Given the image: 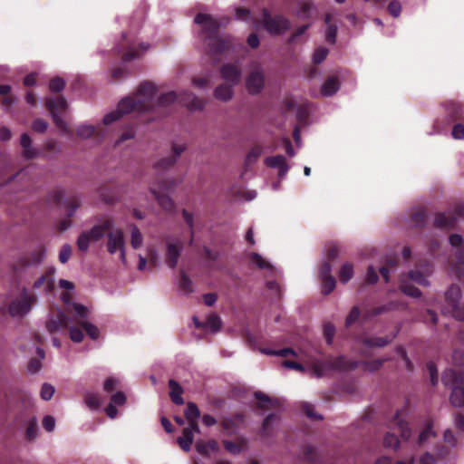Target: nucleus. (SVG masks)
Instances as JSON below:
<instances>
[{"mask_svg": "<svg viewBox=\"0 0 464 464\" xmlns=\"http://www.w3.org/2000/svg\"><path fill=\"white\" fill-rule=\"evenodd\" d=\"M340 88V82L336 76H330L321 87V93L325 97L334 95Z\"/></svg>", "mask_w": 464, "mask_h": 464, "instance_id": "21", "label": "nucleus"}, {"mask_svg": "<svg viewBox=\"0 0 464 464\" xmlns=\"http://www.w3.org/2000/svg\"><path fill=\"white\" fill-rule=\"evenodd\" d=\"M461 290L459 286L452 285L449 288L446 293V299L450 306L447 312L458 320H464V306L459 304Z\"/></svg>", "mask_w": 464, "mask_h": 464, "instance_id": "11", "label": "nucleus"}, {"mask_svg": "<svg viewBox=\"0 0 464 464\" xmlns=\"http://www.w3.org/2000/svg\"><path fill=\"white\" fill-rule=\"evenodd\" d=\"M359 315H360V311L357 307H353L350 314H348V316L346 317V325L347 326H350L352 325L353 323H355L358 318H359Z\"/></svg>", "mask_w": 464, "mask_h": 464, "instance_id": "61", "label": "nucleus"}, {"mask_svg": "<svg viewBox=\"0 0 464 464\" xmlns=\"http://www.w3.org/2000/svg\"><path fill=\"white\" fill-rule=\"evenodd\" d=\"M195 23L202 25L201 37L205 49L210 53H221L227 47V43L218 34V24L209 15L198 14L195 17Z\"/></svg>", "mask_w": 464, "mask_h": 464, "instance_id": "2", "label": "nucleus"}, {"mask_svg": "<svg viewBox=\"0 0 464 464\" xmlns=\"http://www.w3.org/2000/svg\"><path fill=\"white\" fill-rule=\"evenodd\" d=\"M147 252H148L147 259L149 261V266H150V267H153L158 263V253H157L156 249L153 247H149L147 249Z\"/></svg>", "mask_w": 464, "mask_h": 464, "instance_id": "55", "label": "nucleus"}, {"mask_svg": "<svg viewBox=\"0 0 464 464\" xmlns=\"http://www.w3.org/2000/svg\"><path fill=\"white\" fill-rule=\"evenodd\" d=\"M35 301V296L29 294V292L24 288L20 291L17 296H15L9 304V313L12 316L22 317L29 313L33 303Z\"/></svg>", "mask_w": 464, "mask_h": 464, "instance_id": "7", "label": "nucleus"}, {"mask_svg": "<svg viewBox=\"0 0 464 464\" xmlns=\"http://www.w3.org/2000/svg\"><path fill=\"white\" fill-rule=\"evenodd\" d=\"M266 166L274 169H279V176L283 178L288 171L285 158L282 155L268 157L265 160Z\"/></svg>", "mask_w": 464, "mask_h": 464, "instance_id": "18", "label": "nucleus"}, {"mask_svg": "<svg viewBox=\"0 0 464 464\" xmlns=\"http://www.w3.org/2000/svg\"><path fill=\"white\" fill-rule=\"evenodd\" d=\"M255 396L259 401L258 406L260 408H268L273 405L272 400L268 398L266 394L262 392H256Z\"/></svg>", "mask_w": 464, "mask_h": 464, "instance_id": "52", "label": "nucleus"}, {"mask_svg": "<svg viewBox=\"0 0 464 464\" xmlns=\"http://www.w3.org/2000/svg\"><path fill=\"white\" fill-rule=\"evenodd\" d=\"M81 325L84 328L87 334L93 340H96L100 336V330L96 325L87 322V321H82Z\"/></svg>", "mask_w": 464, "mask_h": 464, "instance_id": "37", "label": "nucleus"}, {"mask_svg": "<svg viewBox=\"0 0 464 464\" xmlns=\"http://www.w3.org/2000/svg\"><path fill=\"white\" fill-rule=\"evenodd\" d=\"M391 358H389V357H385L382 359H377V360H373L372 362H365L363 364V369L368 372H375L382 366L383 362H385L386 361H388Z\"/></svg>", "mask_w": 464, "mask_h": 464, "instance_id": "40", "label": "nucleus"}, {"mask_svg": "<svg viewBox=\"0 0 464 464\" xmlns=\"http://www.w3.org/2000/svg\"><path fill=\"white\" fill-rule=\"evenodd\" d=\"M130 245L134 249H139L143 245V237L136 226L131 228Z\"/></svg>", "mask_w": 464, "mask_h": 464, "instance_id": "31", "label": "nucleus"}, {"mask_svg": "<svg viewBox=\"0 0 464 464\" xmlns=\"http://www.w3.org/2000/svg\"><path fill=\"white\" fill-rule=\"evenodd\" d=\"M342 249L337 245H332L327 250V256L329 260H334L340 256Z\"/></svg>", "mask_w": 464, "mask_h": 464, "instance_id": "62", "label": "nucleus"}, {"mask_svg": "<svg viewBox=\"0 0 464 464\" xmlns=\"http://www.w3.org/2000/svg\"><path fill=\"white\" fill-rule=\"evenodd\" d=\"M198 424H193L184 429L183 435L178 439V443L185 451H189L194 440V433H199Z\"/></svg>", "mask_w": 464, "mask_h": 464, "instance_id": "16", "label": "nucleus"}, {"mask_svg": "<svg viewBox=\"0 0 464 464\" xmlns=\"http://www.w3.org/2000/svg\"><path fill=\"white\" fill-rule=\"evenodd\" d=\"M331 19L332 15L328 14L325 16V24H327L326 40L331 44H334L336 41L337 28L334 24H331Z\"/></svg>", "mask_w": 464, "mask_h": 464, "instance_id": "32", "label": "nucleus"}, {"mask_svg": "<svg viewBox=\"0 0 464 464\" xmlns=\"http://www.w3.org/2000/svg\"><path fill=\"white\" fill-rule=\"evenodd\" d=\"M155 92L156 88L152 83L144 82L140 84L134 96L122 99L119 102L116 111L107 113L103 117V123L109 125L120 119L123 114L135 110H144L147 107V103H149L155 95Z\"/></svg>", "mask_w": 464, "mask_h": 464, "instance_id": "1", "label": "nucleus"}, {"mask_svg": "<svg viewBox=\"0 0 464 464\" xmlns=\"http://www.w3.org/2000/svg\"><path fill=\"white\" fill-rule=\"evenodd\" d=\"M234 87L228 83H221L214 90V96L217 100L222 102H228L234 96Z\"/></svg>", "mask_w": 464, "mask_h": 464, "instance_id": "20", "label": "nucleus"}, {"mask_svg": "<svg viewBox=\"0 0 464 464\" xmlns=\"http://www.w3.org/2000/svg\"><path fill=\"white\" fill-rule=\"evenodd\" d=\"M72 256V246L69 244H64L60 249L59 252V261L62 264H65L68 262Z\"/></svg>", "mask_w": 464, "mask_h": 464, "instance_id": "44", "label": "nucleus"}, {"mask_svg": "<svg viewBox=\"0 0 464 464\" xmlns=\"http://www.w3.org/2000/svg\"><path fill=\"white\" fill-rule=\"evenodd\" d=\"M43 427L48 431V432H51L54 430V427H55V420L53 417L52 416H45L44 419H43Z\"/></svg>", "mask_w": 464, "mask_h": 464, "instance_id": "60", "label": "nucleus"}, {"mask_svg": "<svg viewBox=\"0 0 464 464\" xmlns=\"http://www.w3.org/2000/svg\"><path fill=\"white\" fill-rule=\"evenodd\" d=\"M431 273V270L429 267L425 268V272H420L419 269L411 270L408 273L407 276L401 277V290L407 295L411 297H419L420 296V292L418 288L412 286L409 284V281H412L421 285H428L429 282L427 280L428 275Z\"/></svg>", "mask_w": 464, "mask_h": 464, "instance_id": "6", "label": "nucleus"}, {"mask_svg": "<svg viewBox=\"0 0 464 464\" xmlns=\"http://www.w3.org/2000/svg\"><path fill=\"white\" fill-rule=\"evenodd\" d=\"M354 270L353 264L345 262L339 270V279L343 284H346L353 276Z\"/></svg>", "mask_w": 464, "mask_h": 464, "instance_id": "28", "label": "nucleus"}, {"mask_svg": "<svg viewBox=\"0 0 464 464\" xmlns=\"http://www.w3.org/2000/svg\"><path fill=\"white\" fill-rule=\"evenodd\" d=\"M246 89L250 95L259 94L266 86L265 69L258 63L250 64L246 76Z\"/></svg>", "mask_w": 464, "mask_h": 464, "instance_id": "5", "label": "nucleus"}, {"mask_svg": "<svg viewBox=\"0 0 464 464\" xmlns=\"http://www.w3.org/2000/svg\"><path fill=\"white\" fill-rule=\"evenodd\" d=\"M435 436V433L432 430V427L430 424H429L420 434L419 436V443L423 444L426 441H428L430 438H433Z\"/></svg>", "mask_w": 464, "mask_h": 464, "instance_id": "47", "label": "nucleus"}, {"mask_svg": "<svg viewBox=\"0 0 464 464\" xmlns=\"http://www.w3.org/2000/svg\"><path fill=\"white\" fill-rule=\"evenodd\" d=\"M54 268L49 269L45 275L41 276L34 283V287L39 288L43 285H46L47 291H51L54 285Z\"/></svg>", "mask_w": 464, "mask_h": 464, "instance_id": "22", "label": "nucleus"}, {"mask_svg": "<svg viewBox=\"0 0 464 464\" xmlns=\"http://www.w3.org/2000/svg\"><path fill=\"white\" fill-rule=\"evenodd\" d=\"M95 131V128L92 125L82 124L77 127L76 133L81 139L91 138Z\"/></svg>", "mask_w": 464, "mask_h": 464, "instance_id": "36", "label": "nucleus"}, {"mask_svg": "<svg viewBox=\"0 0 464 464\" xmlns=\"http://www.w3.org/2000/svg\"><path fill=\"white\" fill-rule=\"evenodd\" d=\"M33 130L37 131V132H40V133H43L44 132L47 128H48V123L42 120V119H37L35 120L34 122H33Z\"/></svg>", "mask_w": 464, "mask_h": 464, "instance_id": "57", "label": "nucleus"}, {"mask_svg": "<svg viewBox=\"0 0 464 464\" xmlns=\"http://www.w3.org/2000/svg\"><path fill=\"white\" fill-rule=\"evenodd\" d=\"M113 228V219L106 218L102 219L98 225L92 227L87 231L89 237L93 242L100 240L105 234Z\"/></svg>", "mask_w": 464, "mask_h": 464, "instance_id": "15", "label": "nucleus"}, {"mask_svg": "<svg viewBox=\"0 0 464 464\" xmlns=\"http://www.w3.org/2000/svg\"><path fill=\"white\" fill-rule=\"evenodd\" d=\"M196 449L199 453L208 455L218 450V444L215 440H209L208 442L198 441Z\"/></svg>", "mask_w": 464, "mask_h": 464, "instance_id": "30", "label": "nucleus"}, {"mask_svg": "<svg viewBox=\"0 0 464 464\" xmlns=\"http://www.w3.org/2000/svg\"><path fill=\"white\" fill-rule=\"evenodd\" d=\"M20 144L23 148V154L25 158L34 159L38 155L37 150L32 147V140L26 133L22 134Z\"/></svg>", "mask_w": 464, "mask_h": 464, "instance_id": "23", "label": "nucleus"}, {"mask_svg": "<svg viewBox=\"0 0 464 464\" xmlns=\"http://www.w3.org/2000/svg\"><path fill=\"white\" fill-rule=\"evenodd\" d=\"M235 18L239 21L249 22L252 21L251 11L246 7L235 8ZM255 20H253L254 22Z\"/></svg>", "mask_w": 464, "mask_h": 464, "instance_id": "38", "label": "nucleus"}, {"mask_svg": "<svg viewBox=\"0 0 464 464\" xmlns=\"http://www.w3.org/2000/svg\"><path fill=\"white\" fill-rule=\"evenodd\" d=\"M200 416V411L198 406L193 402H188L185 411V417L188 421V426L198 424L197 420Z\"/></svg>", "mask_w": 464, "mask_h": 464, "instance_id": "26", "label": "nucleus"}, {"mask_svg": "<svg viewBox=\"0 0 464 464\" xmlns=\"http://www.w3.org/2000/svg\"><path fill=\"white\" fill-rule=\"evenodd\" d=\"M70 338L74 343H81L83 340V333L75 326L69 328Z\"/></svg>", "mask_w": 464, "mask_h": 464, "instance_id": "50", "label": "nucleus"}, {"mask_svg": "<svg viewBox=\"0 0 464 464\" xmlns=\"http://www.w3.org/2000/svg\"><path fill=\"white\" fill-rule=\"evenodd\" d=\"M452 137L456 140L464 139V126L462 124H456L452 130Z\"/></svg>", "mask_w": 464, "mask_h": 464, "instance_id": "64", "label": "nucleus"}, {"mask_svg": "<svg viewBox=\"0 0 464 464\" xmlns=\"http://www.w3.org/2000/svg\"><path fill=\"white\" fill-rule=\"evenodd\" d=\"M72 307L76 314L81 318H85L88 316L90 311L86 306L78 303H74Z\"/></svg>", "mask_w": 464, "mask_h": 464, "instance_id": "56", "label": "nucleus"}, {"mask_svg": "<svg viewBox=\"0 0 464 464\" xmlns=\"http://www.w3.org/2000/svg\"><path fill=\"white\" fill-rule=\"evenodd\" d=\"M388 10L392 16L398 17L401 11V4L397 1L391 2Z\"/></svg>", "mask_w": 464, "mask_h": 464, "instance_id": "63", "label": "nucleus"}, {"mask_svg": "<svg viewBox=\"0 0 464 464\" xmlns=\"http://www.w3.org/2000/svg\"><path fill=\"white\" fill-rule=\"evenodd\" d=\"M55 392V389L53 385L44 383L43 384L40 392L41 398L44 401H49L52 399Z\"/></svg>", "mask_w": 464, "mask_h": 464, "instance_id": "46", "label": "nucleus"}, {"mask_svg": "<svg viewBox=\"0 0 464 464\" xmlns=\"http://www.w3.org/2000/svg\"><path fill=\"white\" fill-rule=\"evenodd\" d=\"M179 287L186 293H191L193 291L192 282L185 274L181 275Z\"/></svg>", "mask_w": 464, "mask_h": 464, "instance_id": "51", "label": "nucleus"}, {"mask_svg": "<svg viewBox=\"0 0 464 464\" xmlns=\"http://www.w3.org/2000/svg\"><path fill=\"white\" fill-rule=\"evenodd\" d=\"M192 83L197 88L205 89L210 85V81L207 77H197L193 79Z\"/></svg>", "mask_w": 464, "mask_h": 464, "instance_id": "58", "label": "nucleus"}, {"mask_svg": "<svg viewBox=\"0 0 464 464\" xmlns=\"http://www.w3.org/2000/svg\"><path fill=\"white\" fill-rule=\"evenodd\" d=\"M442 382L446 386L452 389L450 402L455 407L464 406V377L450 369L444 372Z\"/></svg>", "mask_w": 464, "mask_h": 464, "instance_id": "3", "label": "nucleus"}, {"mask_svg": "<svg viewBox=\"0 0 464 464\" xmlns=\"http://www.w3.org/2000/svg\"><path fill=\"white\" fill-rule=\"evenodd\" d=\"M176 163V158L167 156L158 160L154 163V168L158 170H165L171 168Z\"/></svg>", "mask_w": 464, "mask_h": 464, "instance_id": "34", "label": "nucleus"}, {"mask_svg": "<svg viewBox=\"0 0 464 464\" xmlns=\"http://www.w3.org/2000/svg\"><path fill=\"white\" fill-rule=\"evenodd\" d=\"M263 26L270 34H282L290 27V21L282 15L272 16L264 9L262 18L254 21V26Z\"/></svg>", "mask_w": 464, "mask_h": 464, "instance_id": "4", "label": "nucleus"}, {"mask_svg": "<svg viewBox=\"0 0 464 464\" xmlns=\"http://www.w3.org/2000/svg\"><path fill=\"white\" fill-rule=\"evenodd\" d=\"M328 55V50L324 47L317 48L313 54V62L314 63H321Z\"/></svg>", "mask_w": 464, "mask_h": 464, "instance_id": "48", "label": "nucleus"}, {"mask_svg": "<svg viewBox=\"0 0 464 464\" xmlns=\"http://www.w3.org/2000/svg\"><path fill=\"white\" fill-rule=\"evenodd\" d=\"M221 318L214 314H210L204 323V328L209 329L214 333L218 332L221 329Z\"/></svg>", "mask_w": 464, "mask_h": 464, "instance_id": "29", "label": "nucleus"}, {"mask_svg": "<svg viewBox=\"0 0 464 464\" xmlns=\"http://www.w3.org/2000/svg\"><path fill=\"white\" fill-rule=\"evenodd\" d=\"M126 402V396L121 392H117L111 397V402L106 408L105 411L108 417L114 419L117 416L116 406H122Z\"/></svg>", "mask_w": 464, "mask_h": 464, "instance_id": "17", "label": "nucleus"}, {"mask_svg": "<svg viewBox=\"0 0 464 464\" xmlns=\"http://www.w3.org/2000/svg\"><path fill=\"white\" fill-rule=\"evenodd\" d=\"M311 372L317 378L323 377L326 374V366L324 363L317 362L313 366Z\"/></svg>", "mask_w": 464, "mask_h": 464, "instance_id": "53", "label": "nucleus"}, {"mask_svg": "<svg viewBox=\"0 0 464 464\" xmlns=\"http://www.w3.org/2000/svg\"><path fill=\"white\" fill-rule=\"evenodd\" d=\"M64 81L62 78H54L50 82L49 88L53 92H60L64 88Z\"/></svg>", "mask_w": 464, "mask_h": 464, "instance_id": "54", "label": "nucleus"}, {"mask_svg": "<svg viewBox=\"0 0 464 464\" xmlns=\"http://www.w3.org/2000/svg\"><path fill=\"white\" fill-rule=\"evenodd\" d=\"M91 242L93 241L89 237L87 231H83L80 234V236L77 238V247L79 248V250L85 252L88 250Z\"/></svg>", "mask_w": 464, "mask_h": 464, "instance_id": "35", "label": "nucleus"}, {"mask_svg": "<svg viewBox=\"0 0 464 464\" xmlns=\"http://www.w3.org/2000/svg\"><path fill=\"white\" fill-rule=\"evenodd\" d=\"M252 262L261 269H270L272 266L256 253L251 254Z\"/></svg>", "mask_w": 464, "mask_h": 464, "instance_id": "45", "label": "nucleus"}, {"mask_svg": "<svg viewBox=\"0 0 464 464\" xmlns=\"http://www.w3.org/2000/svg\"><path fill=\"white\" fill-rule=\"evenodd\" d=\"M454 223L455 219L451 214H441L435 218V225L440 227H450Z\"/></svg>", "mask_w": 464, "mask_h": 464, "instance_id": "33", "label": "nucleus"}, {"mask_svg": "<svg viewBox=\"0 0 464 464\" xmlns=\"http://www.w3.org/2000/svg\"><path fill=\"white\" fill-rule=\"evenodd\" d=\"M166 186V183H151L149 188L159 205L163 209L170 211L174 209L175 205L168 192H165Z\"/></svg>", "mask_w": 464, "mask_h": 464, "instance_id": "12", "label": "nucleus"}, {"mask_svg": "<svg viewBox=\"0 0 464 464\" xmlns=\"http://www.w3.org/2000/svg\"><path fill=\"white\" fill-rule=\"evenodd\" d=\"M314 11V5L311 1L303 0L298 3L295 14L301 19H307L311 17Z\"/></svg>", "mask_w": 464, "mask_h": 464, "instance_id": "24", "label": "nucleus"}, {"mask_svg": "<svg viewBox=\"0 0 464 464\" xmlns=\"http://www.w3.org/2000/svg\"><path fill=\"white\" fill-rule=\"evenodd\" d=\"M336 285L335 279L333 276L322 279V292L324 295H329Z\"/></svg>", "mask_w": 464, "mask_h": 464, "instance_id": "42", "label": "nucleus"}, {"mask_svg": "<svg viewBox=\"0 0 464 464\" xmlns=\"http://www.w3.org/2000/svg\"><path fill=\"white\" fill-rule=\"evenodd\" d=\"M120 384V381L114 377L108 378L103 385V389L105 392H110L113 391Z\"/></svg>", "mask_w": 464, "mask_h": 464, "instance_id": "59", "label": "nucleus"}, {"mask_svg": "<svg viewBox=\"0 0 464 464\" xmlns=\"http://www.w3.org/2000/svg\"><path fill=\"white\" fill-rule=\"evenodd\" d=\"M220 74L224 82L237 86L240 82L241 70L237 64L227 63L220 68Z\"/></svg>", "mask_w": 464, "mask_h": 464, "instance_id": "14", "label": "nucleus"}, {"mask_svg": "<svg viewBox=\"0 0 464 464\" xmlns=\"http://www.w3.org/2000/svg\"><path fill=\"white\" fill-rule=\"evenodd\" d=\"M383 443H384L385 447L393 448V449H398L399 444H400L397 436H395L394 434H392L390 432H388L386 434Z\"/></svg>", "mask_w": 464, "mask_h": 464, "instance_id": "49", "label": "nucleus"}, {"mask_svg": "<svg viewBox=\"0 0 464 464\" xmlns=\"http://www.w3.org/2000/svg\"><path fill=\"white\" fill-rule=\"evenodd\" d=\"M107 237V249L109 253L113 255L119 252L121 261L123 264H126L127 258L125 254V242L122 230L113 226V228L108 231Z\"/></svg>", "mask_w": 464, "mask_h": 464, "instance_id": "9", "label": "nucleus"}, {"mask_svg": "<svg viewBox=\"0 0 464 464\" xmlns=\"http://www.w3.org/2000/svg\"><path fill=\"white\" fill-rule=\"evenodd\" d=\"M391 342L387 337H365L362 339V343L366 348L383 347Z\"/></svg>", "mask_w": 464, "mask_h": 464, "instance_id": "27", "label": "nucleus"}, {"mask_svg": "<svg viewBox=\"0 0 464 464\" xmlns=\"http://www.w3.org/2000/svg\"><path fill=\"white\" fill-rule=\"evenodd\" d=\"M46 106L53 117L55 125L62 130L68 132V125L63 120V115H64L68 110V104L66 101L62 97H57L54 99L51 98L46 101Z\"/></svg>", "mask_w": 464, "mask_h": 464, "instance_id": "8", "label": "nucleus"}, {"mask_svg": "<svg viewBox=\"0 0 464 464\" xmlns=\"http://www.w3.org/2000/svg\"><path fill=\"white\" fill-rule=\"evenodd\" d=\"M263 150L260 147H254L249 150L246 157V165H252L254 164L257 159L261 156Z\"/></svg>", "mask_w": 464, "mask_h": 464, "instance_id": "41", "label": "nucleus"}, {"mask_svg": "<svg viewBox=\"0 0 464 464\" xmlns=\"http://www.w3.org/2000/svg\"><path fill=\"white\" fill-rule=\"evenodd\" d=\"M393 425L398 427L401 432V436L404 440H409L411 431V429L408 427V423L405 421V412L404 411H398L393 418Z\"/></svg>", "mask_w": 464, "mask_h": 464, "instance_id": "19", "label": "nucleus"}, {"mask_svg": "<svg viewBox=\"0 0 464 464\" xmlns=\"http://www.w3.org/2000/svg\"><path fill=\"white\" fill-rule=\"evenodd\" d=\"M85 403L90 409L96 410L101 405V398L96 393H87L85 395Z\"/></svg>", "mask_w": 464, "mask_h": 464, "instance_id": "39", "label": "nucleus"}, {"mask_svg": "<svg viewBox=\"0 0 464 464\" xmlns=\"http://www.w3.org/2000/svg\"><path fill=\"white\" fill-rule=\"evenodd\" d=\"M165 262L170 267L174 268L182 250V242L179 239L169 238L166 240Z\"/></svg>", "mask_w": 464, "mask_h": 464, "instance_id": "13", "label": "nucleus"}, {"mask_svg": "<svg viewBox=\"0 0 464 464\" xmlns=\"http://www.w3.org/2000/svg\"><path fill=\"white\" fill-rule=\"evenodd\" d=\"M177 99H179L189 110H202L206 104L204 100L199 99L196 97L193 93L188 92L180 93L179 96H178L176 92H169L160 98V102L162 104H165L168 102H171Z\"/></svg>", "mask_w": 464, "mask_h": 464, "instance_id": "10", "label": "nucleus"}, {"mask_svg": "<svg viewBox=\"0 0 464 464\" xmlns=\"http://www.w3.org/2000/svg\"><path fill=\"white\" fill-rule=\"evenodd\" d=\"M169 386L170 390L169 396L171 401L178 405L183 404L184 400L181 396L183 390L181 386L174 380H170L169 382Z\"/></svg>", "mask_w": 464, "mask_h": 464, "instance_id": "25", "label": "nucleus"}, {"mask_svg": "<svg viewBox=\"0 0 464 464\" xmlns=\"http://www.w3.org/2000/svg\"><path fill=\"white\" fill-rule=\"evenodd\" d=\"M82 202L78 198H72L66 204L67 216L72 217L75 211L81 207Z\"/></svg>", "mask_w": 464, "mask_h": 464, "instance_id": "43", "label": "nucleus"}]
</instances>
